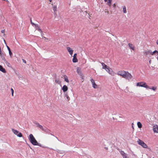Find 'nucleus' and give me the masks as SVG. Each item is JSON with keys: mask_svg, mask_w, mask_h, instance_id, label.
Returning <instances> with one entry per match:
<instances>
[{"mask_svg": "<svg viewBox=\"0 0 158 158\" xmlns=\"http://www.w3.org/2000/svg\"><path fill=\"white\" fill-rule=\"evenodd\" d=\"M117 74L127 80L131 79L133 77L131 74L127 71H120L117 73Z\"/></svg>", "mask_w": 158, "mask_h": 158, "instance_id": "obj_1", "label": "nucleus"}, {"mask_svg": "<svg viewBox=\"0 0 158 158\" xmlns=\"http://www.w3.org/2000/svg\"><path fill=\"white\" fill-rule=\"evenodd\" d=\"M28 139L30 142L34 145H37L40 147L41 146V145L38 143L33 135L30 134L29 135Z\"/></svg>", "mask_w": 158, "mask_h": 158, "instance_id": "obj_2", "label": "nucleus"}, {"mask_svg": "<svg viewBox=\"0 0 158 158\" xmlns=\"http://www.w3.org/2000/svg\"><path fill=\"white\" fill-rule=\"evenodd\" d=\"M136 86H140L143 87L147 89V88H149L147 84L143 82H141L137 83L136 84Z\"/></svg>", "mask_w": 158, "mask_h": 158, "instance_id": "obj_3", "label": "nucleus"}, {"mask_svg": "<svg viewBox=\"0 0 158 158\" xmlns=\"http://www.w3.org/2000/svg\"><path fill=\"white\" fill-rule=\"evenodd\" d=\"M137 142L139 145L142 146L143 148H147L148 146L143 141L141 140L140 139H139L137 141Z\"/></svg>", "mask_w": 158, "mask_h": 158, "instance_id": "obj_4", "label": "nucleus"}, {"mask_svg": "<svg viewBox=\"0 0 158 158\" xmlns=\"http://www.w3.org/2000/svg\"><path fill=\"white\" fill-rule=\"evenodd\" d=\"M11 130L13 133L15 135H16L17 136L19 137H22V135L21 132H19V131L16 130H15L13 128H12Z\"/></svg>", "mask_w": 158, "mask_h": 158, "instance_id": "obj_5", "label": "nucleus"}, {"mask_svg": "<svg viewBox=\"0 0 158 158\" xmlns=\"http://www.w3.org/2000/svg\"><path fill=\"white\" fill-rule=\"evenodd\" d=\"M123 158H129L127 155L123 151H121L120 152Z\"/></svg>", "mask_w": 158, "mask_h": 158, "instance_id": "obj_6", "label": "nucleus"}, {"mask_svg": "<svg viewBox=\"0 0 158 158\" xmlns=\"http://www.w3.org/2000/svg\"><path fill=\"white\" fill-rule=\"evenodd\" d=\"M153 130L154 132L158 133V126L156 124L153 126Z\"/></svg>", "mask_w": 158, "mask_h": 158, "instance_id": "obj_7", "label": "nucleus"}, {"mask_svg": "<svg viewBox=\"0 0 158 158\" xmlns=\"http://www.w3.org/2000/svg\"><path fill=\"white\" fill-rule=\"evenodd\" d=\"M67 49L68 52L69 53V54L71 55L72 56L73 54V50H72L70 47H67Z\"/></svg>", "mask_w": 158, "mask_h": 158, "instance_id": "obj_8", "label": "nucleus"}, {"mask_svg": "<svg viewBox=\"0 0 158 158\" xmlns=\"http://www.w3.org/2000/svg\"><path fill=\"white\" fill-rule=\"evenodd\" d=\"M77 53H75L73 55V62L74 63L77 62L78 61V60L77 58Z\"/></svg>", "mask_w": 158, "mask_h": 158, "instance_id": "obj_9", "label": "nucleus"}, {"mask_svg": "<svg viewBox=\"0 0 158 158\" xmlns=\"http://www.w3.org/2000/svg\"><path fill=\"white\" fill-rule=\"evenodd\" d=\"M153 52H152L151 50H146L144 52V54L146 55H153Z\"/></svg>", "mask_w": 158, "mask_h": 158, "instance_id": "obj_10", "label": "nucleus"}, {"mask_svg": "<svg viewBox=\"0 0 158 158\" xmlns=\"http://www.w3.org/2000/svg\"><path fill=\"white\" fill-rule=\"evenodd\" d=\"M77 72L78 74H79V75H80L81 76H82V73L81 69L79 67H77Z\"/></svg>", "mask_w": 158, "mask_h": 158, "instance_id": "obj_11", "label": "nucleus"}, {"mask_svg": "<svg viewBox=\"0 0 158 158\" xmlns=\"http://www.w3.org/2000/svg\"><path fill=\"white\" fill-rule=\"evenodd\" d=\"M91 81L92 83L93 87L95 89L96 88L97 86V85L95 84L94 81V80L92 79L91 80Z\"/></svg>", "mask_w": 158, "mask_h": 158, "instance_id": "obj_12", "label": "nucleus"}, {"mask_svg": "<svg viewBox=\"0 0 158 158\" xmlns=\"http://www.w3.org/2000/svg\"><path fill=\"white\" fill-rule=\"evenodd\" d=\"M128 45L129 48L130 49H132L133 50H135V47L131 43H129L128 44Z\"/></svg>", "mask_w": 158, "mask_h": 158, "instance_id": "obj_13", "label": "nucleus"}, {"mask_svg": "<svg viewBox=\"0 0 158 158\" xmlns=\"http://www.w3.org/2000/svg\"><path fill=\"white\" fill-rule=\"evenodd\" d=\"M107 72L110 74L112 76H114L115 74V73L113 71H112V69H110L108 70Z\"/></svg>", "mask_w": 158, "mask_h": 158, "instance_id": "obj_14", "label": "nucleus"}, {"mask_svg": "<svg viewBox=\"0 0 158 158\" xmlns=\"http://www.w3.org/2000/svg\"><path fill=\"white\" fill-rule=\"evenodd\" d=\"M149 88H147V89H152L154 91H155L157 89V87L155 86H152L151 87H150L148 86Z\"/></svg>", "mask_w": 158, "mask_h": 158, "instance_id": "obj_15", "label": "nucleus"}, {"mask_svg": "<svg viewBox=\"0 0 158 158\" xmlns=\"http://www.w3.org/2000/svg\"><path fill=\"white\" fill-rule=\"evenodd\" d=\"M62 89L64 92H65L68 90V87L66 85H64L62 88Z\"/></svg>", "mask_w": 158, "mask_h": 158, "instance_id": "obj_16", "label": "nucleus"}, {"mask_svg": "<svg viewBox=\"0 0 158 158\" xmlns=\"http://www.w3.org/2000/svg\"><path fill=\"white\" fill-rule=\"evenodd\" d=\"M0 71L3 73H6V71L4 68L2 66L0 65Z\"/></svg>", "mask_w": 158, "mask_h": 158, "instance_id": "obj_17", "label": "nucleus"}, {"mask_svg": "<svg viewBox=\"0 0 158 158\" xmlns=\"http://www.w3.org/2000/svg\"><path fill=\"white\" fill-rule=\"evenodd\" d=\"M35 27L36 28V29L37 30L39 31H40L41 32H42V31L40 29V26L38 24H37V25H35Z\"/></svg>", "mask_w": 158, "mask_h": 158, "instance_id": "obj_18", "label": "nucleus"}, {"mask_svg": "<svg viewBox=\"0 0 158 158\" xmlns=\"http://www.w3.org/2000/svg\"><path fill=\"white\" fill-rule=\"evenodd\" d=\"M64 80L68 83L69 82V81L68 79V78L67 76L66 75H64Z\"/></svg>", "mask_w": 158, "mask_h": 158, "instance_id": "obj_19", "label": "nucleus"}, {"mask_svg": "<svg viewBox=\"0 0 158 158\" xmlns=\"http://www.w3.org/2000/svg\"><path fill=\"white\" fill-rule=\"evenodd\" d=\"M53 10L54 11L55 14H56L57 11V7L56 6H53Z\"/></svg>", "mask_w": 158, "mask_h": 158, "instance_id": "obj_20", "label": "nucleus"}, {"mask_svg": "<svg viewBox=\"0 0 158 158\" xmlns=\"http://www.w3.org/2000/svg\"><path fill=\"white\" fill-rule=\"evenodd\" d=\"M101 64L102 65V68L103 69H106L107 67H108V66L106 65V64H105L104 63H102Z\"/></svg>", "mask_w": 158, "mask_h": 158, "instance_id": "obj_21", "label": "nucleus"}, {"mask_svg": "<svg viewBox=\"0 0 158 158\" xmlns=\"http://www.w3.org/2000/svg\"><path fill=\"white\" fill-rule=\"evenodd\" d=\"M36 126H37V127H39V128H40L41 129V130H42V129H43V127L42 125H40V124L39 123H36Z\"/></svg>", "mask_w": 158, "mask_h": 158, "instance_id": "obj_22", "label": "nucleus"}, {"mask_svg": "<svg viewBox=\"0 0 158 158\" xmlns=\"http://www.w3.org/2000/svg\"><path fill=\"white\" fill-rule=\"evenodd\" d=\"M123 11L124 13H126L127 12V9L125 6H123Z\"/></svg>", "mask_w": 158, "mask_h": 158, "instance_id": "obj_23", "label": "nucleus"}, {"mask_svg": "<svg viewBox=\"0 0 158 158\" xmlns=\"http://www.w3.org/2000/svg\"><path fill=\"white\" fill-rule=\"evenodd\" d=\"M137 125L138 127L139 128H141L142 127V125L140 122H138L137 123Z\"/></svg>", "mask_w": 158, "mask_h": 158, "instance_id": "obj_24", "label": "nucleus"}, {"mask_svg": "<svg viewBox=\"0 0 158 158\" xmlns=\"http://www.w3.org/2000/svg\"><path fill=\"white\" fill-rule=\"evenodd\" d=\"M42 130V131H43L44 132H48V129L46 127H44V128L43 127V128Z\"/></svg>", "mask_w": 158, "mask_h": 158, "instance_id": "obj_25", "label": "nucleus"}, {"mask_svg": "<svg viewBox=\"0 0 158 158\" xmlns=\"http://www.w3.org/2000/svg\"><path fill=\"white\" fill-rule=\"evenodd\" d=\"M112 0H108L107 1V3L108 5L110 6L111 4Z\"/></svg>", "mask_w": 158, "mask_h": 158, "instance_id": "obj_26", "label": "nucleus"}, {"mask_svg": "<svg viewBox=\"0 0 158 158\" xmlns=\"http://www.w3.org/2000/svg\"><path fill=\"white\" fill-rule=\"evenodd\" d=\"M5 62L6 64L7 65V66H8V67H11V65H10V64L9 62H8L6 60H5Z\"/></svg>", "mask_w": 158, "mask_h": 158, "instance_id": "obj_27", "label": "nucleus"}, {"mask_svg": "<svg viewBox=\"0 0 158 158\" xmlns=\"http://www.w3.org/2000/svg\"><path fill=\"white\" fill-rule=\"evenodd\" d=\"M55 82L56 83L60 84V81H59L58 79H56L55 80Z\"/></svg>", "mask_w": 158, "mask_h": 158, "instance_id": "obj_28", "label": "nucleus"}, {"mask_svg": "<svg viewBox=\"0 0 158 158\" xmlns=\"http://www.w3.org/2000/svg\"><path fill=\"white\" fill-rule=\"evenodd\" d=\"M65 96L66 97L68 101H69V97L67 94H65Z\"/></svg>", "mask_w": 158, "mask_h": 158, "instance_id": "obj_29", "label": "nucleus"}, {"mask_svg": "<svg viewBox=\"0 0 158 158\" xmlns=\"http://www.w3.org/2000/svg\"><path fill=\"white\" fill-rule=\"evenodd\" d=\"M9 54L10 56V57H12L13 54H12V53L11 50L9 51Z\"/></svg>", "mask_w": 158, "mask_h": 158, "instance_id": "obj_30", "label": "nucleus"}, {"mask_svg": "<svg viewBox=\"0 0 158 158\" xmlns=\"http://www.w3.org/2000/svg\"><path fill=\"white\" fill-rule=\"evenodd\" d=\"M155 53H156L157 54V55H158V51L157 50H155L153 52L152 54H153V55Z\"/></svg>", "mask_w": 158, "mask_h": 158, "instance_id": "obj_31", "label": "nucleus"}, {"mask_svg": "<svg viewBox=\"0 0 158 158\" xmlns=\"http://www.w3.org/2000/svg\"><path fill=\"white\" fill-rule=\"evenodd\" d=\"M105 69L107 72V71L109 69H110V68H109V67L108 66L106 69Z\"/></svg>", "mask_w": 158, "mask_h": 158, "instance_id": "obj_32", "label": "nucleus"}, {"mask_svg": "<svg viewBox=\"0 0 158 158\" xmlns=\"http://www.w3.org/2000/svg\"><path fill=\"white\" fill-rule=\"evenodd\" d=\"M11 92H12V96H13V93H14V90L12 88H11Z\"/></svg>", "mask_w": 158, "mask_h": 158, "instance_id": "obj_33", "label": "nucleus"}, {"mask_svg": "<svg viewBox=\"0 0 158 158\" xmlns=\"http://www.w3.org/2000/svg\"><path fill=\"white\" fill-rule=\"evenodd\" d=\"M31 24H32V25L33 26H35V25H37V24H34V23H33L32 22H31Z\"/></svg>", "mask_w": 158, "mask_h": 158, "instance_id": "obj_34", "label": "nucleus"}, {"mask_svg": "<svg viewBox=\"0 0 158 158\" xmlns=\"http://www.w3.org/2000/svg\"><path fill=\"white\" fill-rule=\"evenodd\" d=\"M6 47L7 48L8 51L10 50V48L8 46L6 45Z\"/></svg>", "mask_w": 158, "mask_h": 158, "instance_id": "obj_35", "label": "nucleus"}, {"mask_svg": "<svg viewBox=\"0 0 158 158\" xmlns=\"http://www.w3.org/2000/svg\"><path fill=\"white\" fill-rule=\"evenodd\" d=\"M22 60H23V63H26V60H25L23 59H22Z\"/></svg>", "mask_w": 158, "mask_h": 158, "instance_id": "obj_36", "label": "nucleus"}, {"mask_svg": "<svg viewBox=\"0 0 158 158\" xmlns=\"http://www.w3.org/2000/svg\"><path fill=\"white\" fill-rule=\"evenodd\" d=\"M1 32L2 33H4V32H5V31L4 30H2L1 31Z\"/></svg>", "mask_w": 158, "mask_h": 158, "instance_id": "obj_37", "label": "nucleus"}, {"mask_svg": "<svg viewBox=\"0 0 158 158\" xmlns=\"http://www.w3.org/2000/svg\"><path fill=\"white\" fill-rule=\"evenodd\" d=\"M1 47H0V54L1 55Z\"/></svg>", "mask_w": 158, "mask_h": 158, "instance_id": "obj_38", "label": "nucleus"}, {"mask_svg": "<svg viewBox=\"0 0 158 158\" xmlns=\"http://www.w3.org/2000/svg\"><path fill=\"white\" fill-rule=\"evenodd\" d=\"M43 38H44V40H48V39L46 38L45 37H44V36L43 37Z\"/></svg>", "mask_w": 158, "mask_h": 158, "instance_id": "obj_39", "label": "nucleus"}, {"mask_svg": "<svg viewBox=\"0 0 158 158\" xmlns=\"http://www.w3.org/2000/svg\"><path fill=\"white\" fill-rule=\"evenodd\" d=\"M3 1H6L7 2H9V1L8 0H2Z\"/></svg>", "mask_w": 158, "mask_h": 158, "instance_id": "obj_40", "label": "nucleus"}, {"mask_svg": "<svg viewBox=\"0 0 158 158\" xmlns=\"http://www.w3.org/2000/svg\"><path fill=\"white\" fill-rule=\"evenodd\" d=\"M113 7H114V8L115 7V4H113Z\"/></svg>", "mask_w": 158, "mask_h": 158, "instance_id": "obj_41", "label": "nucleus"}, {"mask_svg": "<svg viewBox=\"0 0 158 158\" xmlns=\"http://www.w3.org/2000/svg\"><path fill=\"white\" fill-rule=\"evenodd\" d=\"M156 43L158 45V39L156 40Z\"/></svg>", "mask_w": 158, "mask_h": 158, "instance_id": "obj_42", "label": "nucleus"}, {"mask_svg": "<svg viewBox=\"0 0 158 158\" xmlns=\"http://www.w3.org/2000/svg\"><path fill=\"white\" fill-rule=\"evenodd\" d=\"M151 60H150L149 61V64H151Z\"/></svg>", "mask_w": 158, "mask_h": 158, "instance_id": "obj_43", "label": "nucleus"}, {"mask_svg": "<svg viewBox=\"0 0 158 158\" xmlns=\"http://www.w3.org/2000/svg\"><path fill=\"white\" fill-rule=\"evenodd\" d=\"M49 1L50 2H52V0H49Z\"/></svg>", "mask_w": 158, "mask_h": 158, "instance_id": "obj_44", "label": "nucleus"}, {"mask_svg": "<svg viewBox=\"0 0 158 158\" xmlns=\"http://www.w3.org/2000/svg\"><path fill=\"white\" fill-rule=\"evenodd\" d=\"M108 0H104V1H105V2H107Z\"/></svg>", "mask_w": 158, "mask_h": 158, "instance_id": "obj_45", "label": "nucleus"}, {"mask_svg": "<svg viewBox=\"0 0 158 158\" xmlns=\"http://www.w3.org/2000/svg\"><path fill=\"white\" fill-rule=\"evenodd\" d=\"M30 22H31H31H32V20H31H31H30Z\"/></svg>", "mask_w": 158, "mask_h": 158, "instance_id": "obj_46", "label": "nucleus"}, {"mask_svg": "<svg viewBox=\"0 0 158 158\" xmlns=\"http://www.w3.org/2000/svg\"><path fill=\"white\" fill-rule=\"evenodd\" d=\"M4 42H5V43L6 44V42H5V40H4Z\"/></svg>", "mask_w": 158, "mask_h": 158, "instance_id": "obj_47", "label": "nucleus"}, {"mask_svg": "<svg viewBox=\"0 0 158 158\" xmlns=\"http://www.w3.org/2000/svg\"><path fill=\"white\" fill-rule=\"evenodd\" d=\"M132 127L133 129H134V127H133V126H132Z\"/></svg>", "mask_w": 158, "mask_h": 158, "instance_id": "obj_48", "label": "nucleus"}]
</instances>
